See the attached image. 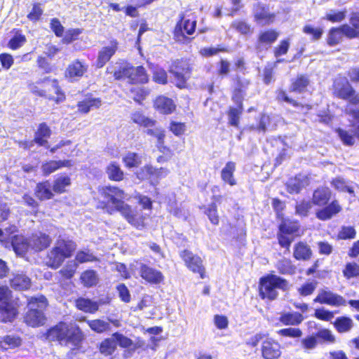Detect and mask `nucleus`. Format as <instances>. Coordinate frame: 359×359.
<instances>
[{"label":"nucleus","mask_w":359,"mask_h":359,"mask_svg":"<svg viewBox=\"0 0 359 359\" xmlns=\"http://www.w3.org/2000/svg\"><path fill=\"white\" fill-rule=\"evenodd\" d=\"M293 257L297 261H309L313 257V250L306 241H298L293 246Z\"/></svg>","instance_id":"obj_36"},{"label":"nucleus","mask_w":359,"mask_h":359,"mask_svg":"<svg viewBox=\"0 0 359 359\" xmlns=\"http://www.w3.org/2000/svg\"><path fill=\"white\" fill-rule=\"evenodd\" d=\"M279 36V32L273 29H268L260 32L257 42L259 46H271L276 41Z\"/></svg>","instance_id":"obj_46"},{"label":"nucleus","mask_w":359,"mask_h":359,"mask_svg":"<svg viewBox=\"0 0 359 359\" xmlns=\"http://www.w3.org/2000/svg\"><path fill=\"white\" fill-rule=\"evenodd\" d=\"M342 274L346 280L359 278V264L355 262H348L342 269Z\"/></svg>","instance_id":"obj_52"},{"label":"nucleus","mask_w":359,"mask_h":359,"mask_svg":"<svg viewBox=\"0 0 359 359\" xmlns=\"http://www.w3.org/2000/svg\"><path fill=\"white\" fill-rule=\"evenodd\" d=\"M44 336L50 341L61 346L71 345L74 348H80L86 340V334L78 324L65 321H59L49 327Z\"/></svg>","instance_id":"obj_2"},{"label":"nucleus","mask_w":359,"mask_h":359,"mask_svg":"<svg viewBox=\"0 0 359 359\" xmlns=\"http://www.w3.org/2000/svg\"><path fill=\"white\" fill-rule=\"evenodd\" d=\"M304 319V317L299 312H283L278 318V321L285 326H297Z\"/></svg>","instance_id":"obj_42"},{"label":"nucleus","mask_w":359,"mask_h":359,"mask_svg":"<svg viewBox=\"0 0 359 359\" xmlns=\"http://www.w3.org/2000/svg\"><path fill=\"white\" fill-rule=\"evenodd\" d=\"M86 323L90 329L97 334L109 332L111 329V325L108 321L100 318L88 320Z\"/></svg>","instance_id":"obj_47"},{"label":"nucleus","mask_w":359,"mask_h":359,"mask_svg":"<svg viewBox=\"0 0 359 359\" xmlns=\"http://www.w3.org/2000/svg\"><path fill=\"white\" fill-rule=\"evenodd\" d=\"M11 244L17 255L23 256L30 250L29 238H26L21 234L11 236Z\"/></svg>","instance_id":"obj_38"},{"label":"nucleus","mask_w":359,"mask_h":359,"mask_svg":"<svg viewBox=\"0 0 359 359\" xmlns=\"http://www.w3.org/2000/svg\"><path fill=\"white\" fill-rule=\"evenodd\" d=\"M120 213L135 229L141 230L146 226V216L143 213L134 211L130 205H126Z\"/></svg>","instance_id":"obj_27"},{"label":"nucleus","mask_w":359,"mask_h":359,"mask_svg":"<svg viewBox=\"0 0 359 359\" xmlns=\"http://www.w3.org/2000/svg\"><path fill=\"white\" fill-rule=\"evenodd\" d=\"M193 63L190 58L181 57L172 60L168 72L175 80V85L180 89L188 86V81L193 72Z\"/></svg>","instance_id":"obj_13"},{"label":"nucleus","mask_w":359,"mask_h":359,"mask_svg":"<svg viewBox=\"0 0 359 359\" xmlns=\"http://www.w3.org/2000/svg\"><path fill=\"white\" fill-rule=\"evenodd\" d=\"M222 198L223 196L222 195H213L211 198L212 201L210 204L207 205H203L199 207V209L207 216L210 223L215 226H217L219 224L220 217L217 203H220Z\"/></svg>","instance_id":"obj_26"},{"label":"nucleus","mask_w":359,"mask_h":359,"mask_svg":"<svg viewBox=\"0 0 359 359\" xmlns=\"http://www.w3.org/2000/svg\"><path fill=\"white\" fill-rule=\"evenodd\" d=\"M9 285L15 291H26L32 287V280L25 273H15L9 279Z\"/></svg>","instance_id":"obj_34"},{"label":"nucleus","mask_w":359,"mask_h":359,"mask_svg":"<svg viewBox=\"0 0 359 359\" xmlns=\"http://www.w3.org/2000/svg\"><path fill=\"white\" fill-rule=\"evenodd\" d=\"M302 234L303 230L298 220L283 219L278 226L276 238L279 246L286 252H290L292 242Z\"/></svg>","instance_id":"obj_11"},{"label":"nucleus","mask_w":359,"mask_h":359,"mask_svg":"<svg viewBox=\"0 0 359 359\" xmlns=\"http://www.w3.org/2000/svg\"><path fill=\"white\" fill-rule=\"evenodd\" d=\"M180 257L187 268L194 273H198L202 279L207 277L203 262L200 256L185 249L180 252Z\"/></svg>","instance_id":"obj_16"},{"label":"nucleus","mask_w":359,"mask_h":359,"mask_svg":"<svg viewBox=\"0 0 359 359\" xmlns=\"http://www.w3.org/2000/svg\"><path fill=\"white\" fill-rule=\"evenodd\" d=\"M332 196V192L327 187H319L313 191L311 203L316 206L323 207L316 212V217L319 220H329L342 210L337 200L329 203Z\"/></svg>","instance_id":"obj_5"},{"label":"nucleus","mask_w":359,"mask_h":359,"mask_svg":"<svg viewBox=\"0 0 359 359\" xmlns=\"http://www.w3.org/2000/svg\"><path fill=\"white\" fill-rule=\"evenodd\" d=\"M356 236V231L352 226H342L337 233L339 240H351Z\"/></svg>","instance_id":"obj_62"},{"label":"nucleus","mask_w":359,"mask_h":359,"mask_svg":"<svg viewBox=\"0 0 359 359\" xmlns=\"http://www.w3.org/2000/svg\"><path fill=\"white\" fill-rule=\"evenodd\" d=\"M34 195L40 202L52 200L55 196L50 186V183L48 180L39 182L36 184L34 189Z\"/></svg>","instance_id":"obj_31"},{"label":"nucleus","mask_w":359,"mask_h":359,"mask_svg":"<svg viewBox=\"0 0 359 359\" xmlns=\"http://www.w3.org/2000/svg\"><path fill=\"white\" fill-rule=\"evenodd\" d=\"M73 165L74 161L70 159L49 160L41 164V170L43 176L48 177L60 169L69 168Z\"/></svg>","instance_id":"obj_30"},{"label":"nucleus","mask_w":359,"mask_h":359,"mask_svg":"<svg viewBox=\"0 0 359 359\" xmlns=\"http://www.w3.org/2000/svg\"><path fill=\"white\" fill-rule=\"evenodd\" d=\"M312 204L311 201L304 199L297 202L294 207L295 214L303 217H307L312 208Z\"/></svg>","instance_id":"obj_58"},{"label":"nucleus","mask_w":359,"mask_h":359,"mask_svg":"<svg viewBox=\"0 0 359 359\" xmlns=\"http://www.w3.org/2000/svg\"><path fill=\"white\" fill-rule=\"evenodd\" d=\"M27 310L23 316V322L29 327H39L46 324L45 311L48 301L45 295L26 296Z\"/></svg>","instance_id":"obj_6"},{"label":"nucleus","mask_w":359,"mask_h":359,"mask_svg":"<svg viewBox=\"0 0 359 359\" xmlns=\"http://www.w3.org/2000/svg\"><path fill=\"white\" fill-rule=\"evenodd\" d=\"M75 241L68 237L59 236L43 258L44 264L52 269H59L66 259L71 258L76 250Z\"/></svg>","instance_id":"obj_3"},{"label":"nucleus","mask_w":359,"mask_h":359,"mask_svg":"<svg viewBox=\"0 0 359 359\" xmlns=\"http://www.w3.org/2000/svg\"><path fill=\"white\" fill-rule=\"evenodd\" d=\"M289 282L284 278L273 273H266L258 281V294L261 299L273 301L278 297V290L287 291Z\"/></svg>","instance_id":"obj_8"},{"label":"nucleus","mask_w":359,"mask_h":359,"mask_svg":"<svg viewBox=\"0 0 359 359\" xmlns=\"http://www.w3.org/2000/svg\"><path fill=\"white\" fill-rule=\"evenodd\" d=\"M108 179L112 182H121L125 178V172L116 161H111L105 168Z\"/></svg>","instance_id":"obj_43"},{"label":"nucleus","mask_w":359,"mask_h":359,"mask_svg":"<svg viewBox=\"0 0 359 359\" xmlns=\"http://www.w3.org/2000/svg\"><path fill=\"white\" fill-rule=\"evenodd\" d=\"M163 170V168L158 169L150 164H146L135 172V175L140 181H144L152 176H159Z\"/></svg>","instance_id":"obj_50"},{"label":"nucleus","mask_w":359,"mask_h":359,"mask_svg":"<svg viewBox=\"0 0 359 359\" xmlns=\"http://www.w3.org/2000/svg\"><path fill=\"white\" fill-rule=\"evenodd\" d=\"M318 286L316 280H306L298 289L297 292L302 297H307L312 294Z\"/></svg>","instance_id":"obj_57"},{"label":"nucleus","mask_w":359,"mask_h":359,"mask_svg":"<svg viewBox=\"0 0 359 359\" xmlns=\"http://www.w3.org/2000/svg\"><path fill=\"white\" fill-rule=\"evenodd\" d=\"M118 49V42L114 39L110 41L109 46H105L98 51L97 56L95 62V67L97 69H101L110 61L112 57L116 54Z\"/></svg>","instance_id":"obj_24"},{"label":"nucleus","mask_w":359,"mask_h":359,"mask_svg":"<svg viewBox=\"0 0 359 359\" xmlns=\"http://www.w3.org/2000/svg\"><path fill=\"white\" fill-rule=\"evenodd\" d=\"M318 344H334L336 341V338L332 334V331L327 328L319 329L314 334Z\"/></svg>","instance_id":"obj_54"},{"label":"nucleus","mask_w":359,"mask_h":359,"mask_svg":"<svg viewBox=\"0 0 359 359\" xmlns=\"http://www.w3.org/2000/svg\"><path fill=\"white\" fill-rule=\"evenodd\" d=\"M231 27L243 35H248L252 32L250 25L243 20H234Z\"/></svg>","instance_id":"obj_63"},{"label":"nucleus","mask_w":359,"mask_h":359,"mask_svg":"<svg viewBox=\"0 0 359 359\" xmlns=\"http://www.w3.org/2000/svg\"><path fill=\"white\" fill-rule=\"evenodd\" d=\"M311 81L306 74H298L294 78L290 79L289 92L293 93H303L310 86Z\"/></svg>","instance_id":"obj_35"},{"label":"nucleus","mask_w":359,"mask_h":359,"mask_svg":"<svg viewBox=\"0 0 359 359\" xmlns=\"http://www.w3.org/2000/svg\"><path fill=\"white\" fill-rule=\"evenodd\" d=\"M115 81L127 80L131 85H144L149 81V75L143 65L122 64L112 73Z\"/></svg>","instance_id":"obj_9"},{"label":"nucleus","mask_w":359,"mask_h":359,"mask_svg":"<svg viewBox=\"0 0 359 359\" xmlns=\"http://www.w3.org/2000/svg\"><path fill=\"white\" fill-rule=\"evenodd\" d=\"M197 20L194 15L180 13L172 30L173 39L180 44H189L194 37L191 36L196 32Z\"/></svg>","instance_id":"obj_10"},{"label":"nucleus","mask_w":359,"mask_h":359,"mask_svg":"<svg viewBox=\"0 0 359 359\" xmlns=\"http://www.w3.org/2000/svg\"><path fill=\"white\" fill-rule=\"evenodd\" d=\"M236 170V164L233 161H228L221 170V179L224 184H227L231 187L237 184V180L235 177V172Z\"/></svg>","instance_id":"obj_39"},{"label":"nucleus","mask_w":359,"mask_h":359,"mask_svg":"<svg viewBox=\"0 0 359 359\" xmlns=\"http://www.w3.org/2000/svg\"><path fill=\"white\" fill-rule=\"evenodd\" d=\"M129 92L133 100L138 104H142L149 95L148 90L142 87H133L130 88Z\"/></svg>","instance_id":"obj_56"},{"label":"nucleus","mask_w":359,"mask_h":359,"mask_svg":"<svg viewBox=\"0 0 359 359\" xmlns=\"http://www.w3.org/2000/svg\"><path fill=\"white\" fill-rule=\"evenodd\" d=\"M330 183L336 190L339 191H344L348 194H353L354 192L353 189L351 187L347 186L345 180L340 177L333 178Z\"/></svg>","instance_id":"obj_64"},{"label":"nucleus","mask_w":359,"mask_h":359,"mask_svg":"<svg viewBox=\"0 0 359 359\" xmlns=\"http://www.w3.org/2000/svg\"><path fill=\"white\" fill-rule=\"evenodd\" d=\"M71 185L72 179L70 176L65 172H62L54 178L52 189L55 195H60L67 193Z\"/></svg>","instance_id":"obj_37"},{"label":"nucleus","mask_w":359,"mask_h":359,"mask_svg":"<svg viewBox=\"0 0 359 359\" xmlns=\"http://www.w3.org/2000/svg\"><path fill=\"white\" fill-rule=\"evenodd\" d=\"M76 308L84 313H95L99 310V304L90 299L79 297L74 302Z\"/></svg>","instance_id":"obj_44"},{"label":"nucleus","mask_w":359,"mask_h":359,"mask_svg":"<svg viewBox=\"0 0 359 359\" xmlns=\"http://www.w3.org/2000/svg\"><path fill=\"white\" fill-rule=\"evenodd\" d=\"M302 32L308 35L311 36V39L312 41H318L321 39L323 29L321 27H314L311 25H306L302 28Z\"/></svg>","instance_id":"obj_61"},{"label":"nucleus","mask_w":359,"mask_h":359,"mask_svg":"<svg viewBox=\"0 0 359 359\" xmlns=\"http://www.w3.org/2000/svg\"><path fill=\"white\" fill-rule=\"evenodd\" d=\"M122 161L126 168L131 169L140 165L142 158L137 153L129 151L123 156Z\"/></svg>","instance_id":"obj_53"},{"label":"nucleus","mask_w":359,"mask_h":359,"mask_svg":"<svg viewBox=\"0 0 359 359\" xmlns=\"http://www.w3.org/2000/svg\"><path fill=\"white\" fill-rule=\"evenodd\" d=\"M331 90L334 97L346 101L350 105L359 106V93L346 76L338 74L333 79Z\"/></svg>","instance_id":"obj_12"},{"label":"nucleus","mask_w":359,"mask_h":359,"mask_svg":"<svg viewBox=\"0 0 359 359\" xmlns=\"http://www.w3.org/2000/svg\"><path fill=\"white\" fill-rule=\"evenodd\" d=\"M80 281L86 287H93L99 283V276L93 269H86L80 276Z\"/></svg>","instance_id":"obj_48"},{"label":"nucleus","mask_w":359,"mask_h":359,"mask_svg":"<svg viewBox=\"0 0 359 359\" xmlns=\"http://www.w3.org/2000/svg\"><path fill=\"white\" fill-rule=\"evenodd\" d=\"M268 11V6L264 5L261 3L257 4L256 11L254 15L255 20L264 25H269L272 23L275 18V14L270 13Z\"/></svg>","instance_id":"obj_41"},{"label":"nucleus","mask_w":359,"mask_h":359,"mask_svg":"<svg viewBox=\"0 0 359 359\" xmlns=\"http://www.w3.org/2000/svg\"><path fill=\"white\" fill-rule=\"evenodd\" d=\"M313 302L332 306L346 305V301L341 295L332 292L328 288L320 289L316 297L313 299Z\"/></svg>","instance_id":"obj_21"},{"label":"nucleus","mask_w":359,"mask_h":359,"mask_svg":"<svg viewBox=\"0 0 359 359\" xmlns=\"http://www.w3.org/2000/svg\"><path fill=\"white\" fill-rule=\"evenodd\" d=\"M36 63L39 69L45 74H50L57 69L55 65L52 64L47 58L43 56L38 57Z\"/></svg>","instance_id":"obj_60"},{"label":"nucleus","mask_w":359,"mask_h":359,"mask_svg":"<svg viewBox=\"0 0 359 359\" xmlns=\"http://www.w3.org/2000/svg\"><path fill=\"white\" fill-rule=\"evenodd\" d=\"M231 100L244 102L247 91L252 85V81L236 74L231 78Z\"/></svg>","instance_id":"obj_20"},{"label":"nucleus","mask_w":359,"mask_h":359,"mask_svg":"<svg viewBox=\"0 0 359 359\" xmlns=\"http://www.w3.org/2000/svg\"><path fill=\"white\" fill-rule=\"evenodd\" d=\"M355 34L354 29H351L348 24H343L329 29L326 42L329 46L332 47L339 44L342 41L343 36L353 39H355Z\"/></svg>","instance_id":"obj_17"},{"label":"nucleus","mask_w":359,"mask_h":359,"mask_svg":"<svg viewBox=\"0 0 359 359\" xmlns=\"http://www.w3.org/2000/svg\"><path fill=\"white\" fill-rule=\"evenodd\" d=\"M276 268L278 273L282 275H294L296 273L297 268L292 260L283 257L279 259L276 264Z\"/></svg>","instance_id":"obj_49"},{"label":"nucleus","mask_w":359,"mask_h":359,"mask_svg":"<svg viewBox=\"0 0 359 359\" xmlns=\"http://www.w3.org/2000/svg\"><path fill=\"white\" fill-rule=\"evenodd\" d=\"M102 201L97 204V208L109 215L116 212H121L126 205V194L125 191L117 186L108 185L102 187L99 191Z\"/></svg>","instance_id":"obj_7"},{"label":"nucleus","mask_w":359,"mask_h":359,"mask_svg":"<svg viewBox=\"0 0 359 359\" xmlns=\"http://www.w3.org/2000/svg\"><path fill=\"white\" fill-rule=\"evenodd\" d=\"M11 36L7 43V47L15 50L22 47L27 42V37L20 28H13L11 31Z\"/></svg>","instance_id":"obj_40"},{"label":"nucleus","mask_w":359,"mask_h":359,"mask_svg":"<svg viewBox=\"0 0 359 359\" xmlns=\"http://www.w3.org/2000/svg\"><path fill=\"white\" fill-rule=\"evenodd\" d=\"M346 114L351 116L354 121L351 123V126L354 128L353 133H350L348 130L341 128H335L334 132L344 145L351 147L355 144V137L359 140V109L346 110Z\"/></svg>","instance_id":"obj_15"},{"label":"nucleus","mask_w":359,"mask_h":359,"mask_svg":"<svg viewBox=\"0 0 359 359\" xmlns=\"http://www.w3.org/2000/svg\"><path fill=\"white\" fill-rule=\"evenodd\" d=\"M27 88L33 95L45 97L56 104L64 102L67 99L66 93L60 85L59 80L55 78L45 76L29 83Z\"/></svg>","instance_id":"obj_4"},{"label":"nucleus","mask_w":359,"mask_h":359,"mask_svg":"<svg viewBox=\"0 0 359 359\" xmlns=\"http://www.w3.org/2000/svg\"><path fill=\"white\" fill-rule=\"evenodd\" d=\"M130 121L139 128L144 129V133L156 139V147L161 153L156 158V161L163 163L170 161L175 154L180 153L184 146V142L181 143L174 137H169L166 142V131L161 126H158L156 119L147 116L142 111H135L130 115Z\"/></svg>","instance_id":"obj_1"},{"label":"nucleus","mask_w":359,"mask_h":359,"mask_svg":"<svg viewBox=\"0 0 359 359\" xmlns=\"http://www.w3.org/2000/svg\"><path fill=\"white\" fill-rule=\"evenodd\" d=\"M88 69V64L79 59H75L67 65L65 76L70 81L78 80L87 73Z\"/></svg>","instance_id":"obj_25"},{"label":"nucleus","mask_w":359,"mask_h":359,"mask_svg":"<svg viewBox=\"0 0 359 359\" xmlns=\"http://www.w3.org/2000/svg\"><path fill=\"white\" fill-rule=\"evenodd\" d=\"M20 304L13 299V292L6 285L0 286V323H13L19 314Z\"/></svg>","instance_id":"obj_14"},{"label":"nucleus","mask_w":359,"mask_h":359,"mask_svg":"<svg viewBox=\"0 0 359 359\" xmlns=\"http://www.w3.org/2000/svg\"><path fill=\"white\" fill-rule=\"evenodd\" d=\"M168 130L175 137H180L187 134V126L185 122L172 119L169 121Z\"/></svg>","instance_id":"obj_51"},{"label":"nucleus","mask_w":359,"mask_h":359,"mask_svg":"<svg viewBox=\"0 0 359 359\" xmlns=\"http://www.w3.org/2000/svg\"><path fill=\"white\" fill-rule=\"evenodd\" d=\"M332 325L335 330L339 334L349 332L353 327V321L346 316H341L336 318Z\"/></svg>","instance_id":"obj_45"},{"label":"nucleus","mask_w":359,"mask_h":359,"mask_svg":"<svg viewBox=\"0 0 359 359\" xmlns=\"http://www.w3.org/2000/svg\"><path fill=\"white\" fill-rule=\"evenodd\" d=\"M82 28H69L62 36V42L64 44H69L79 39V36L83 33Z\"/></svg>","instance_id":"obj_55"},{"label":"nucleus","mask_w":359,"mask_h":359,"mask_svg":"<svg viewBox=\"0 0 359 359\" xmlns=\"http://www.w3.org/2000/svg\"><path fill=\"white\" fill-rule=\"evenodd\" d=\"M276 100L279 103H287L296 109L299 112L306 115L312 109L313 105L310 103H303L298 101L288 95L286 90L283 88H278L276 90Z\"/></svg>","instance_id":"obj_22"},{"label":"nucleus","mask_w":359,"mask_h":359,"mask_svg":"<svg viewBox=\"0 0 359 359\" xmlns=\"http://www.w3.org/2000/svg\"><path fill=\"white\" fill-rule=\"evenodd\" d=\"M51 135L52 130L47 123H40L34 132L33 142H34L38 147H43L46 149H48L50 147L48 139L50 137Z\"/></svg>","instance_id":"obj_29"},{"label":"nucleus","mask_w":359,"mask_h":359,"mask_svg":"<svg viewBox=\"0 0 359 359\" xmlns=\"http://www.w3.org/2000/svg\"><path fill=\"white\" fill-rule=\"evenodd\" d=\"M102 104V101L100 97H95L92 93H88L84 99L77 102V111L81 114H86L91 109H99Z\"/></svg>","instance_id":"obj_33"},{"label":"nucleus","mask_w":359,"mask_h":359,"mask_svg":"<svg viewBox=\"0 0 359 359\" xmlns=\"http://www.w3.org/2000/svg\"><path fill=\"white\" fill-rule=\"evenodd\" d=\"M153 107L162 115H170L176 111V104L172 98L160 95L153 100Z\"/></svg>","instance_id":"obj_28"},{"label":"nucleus","mask_w":359,"mask_h":359,"mask_svg":"<svg viewBox=\"0 0 359 359\" xmlns=\"http://www.w3.org/2000/svg\"><path fill=\"white\" fill-rule=\"evenodd\" d=\"M43 14V9L41 6V4L36 2L32 4V8L27 15V18L29 21L36 22L41 18Z\"/></svg>","instance_id":"obj_59"},{"label":"nucleus","mask_w":359,"mask_h":359,"mask_svg":"<svg viewBox=\"0 0 359 359\" xmlns=\"http://www.w3.org/2000/svg\"><path fill=\"white\" fill-rule=\"evenodd\" d=\"M282 349L280 343L266 334V337L261 342L259 351L262 359H279L282 355Z\"/></svg>","instance_id":"obj_18"},{"label":"nucleus","mask_w":359,"mask_h":359,"mask_svg":"<svg viewBox=\"0 0 359 359\" xmlns=\"http://www.w3.org/2000/svg\"><path fill=\"white\" fill-rule=\"evenodd\" d=\"M231 101L235 104V106L229 107L226 111L228 125L239 128L240 119L244 111V102L235 100Z\"/></svg>","instance_id":"obj_32"},{"label":"nucleus","mask_w":359,"mask_h":359,"mask_svg":"<svg viewBox=\"0 0 359 359\" xmlns=\"http://www.w3.org/2000/svg\"><path fill=\"white\" fill-rule=\"evenodd\" d=\"M52 238L45 232L37 231L29 237L30 250L35 253L41 252L48 249L52 243Z\"/></svg>","instance_id":"obj_23"},{"label":"nucleus","mask_w":359,"mask_h":359,"mask_svg":"<svg viewBox=\"0 0 359 359\" xmlns=\"http://www.w3.org/2000/svg\"><path fill=\"white\" fill-rule=\"evenodd\" d=\"M138 272L140 278L147 284L151 285L164 284L165 276L160 270L153 266L141 263Z\"/></svg>","instance_id":"obj_19"}]
</instances>
